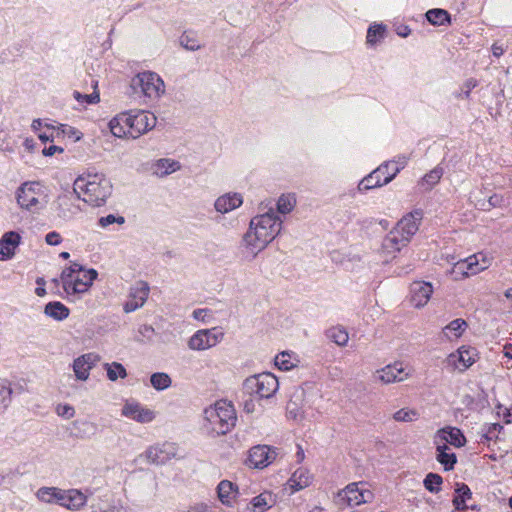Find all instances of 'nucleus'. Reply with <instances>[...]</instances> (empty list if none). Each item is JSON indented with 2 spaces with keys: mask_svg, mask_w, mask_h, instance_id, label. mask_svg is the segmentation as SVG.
Returning a JSON list of instances; mask_svg holds the SVG:
<instances>
[{
  "mask_svg": "<svg viewBox=\"0 0 512 512\" xmlns=\"http://www.w3.org/2000/svg\"><path fill=\"white\" fill-rule=\"evenodd\" d=\"M281 226L282 220L270 207L266 212L251 219L244 241L253 250H262L279 234Z\"/></svg>",
  "mask_w": 512,
  "mask_h": 512,
  "instance_id": "f257e3e1",
  "label": "nucleus"
},
{
  "mask_svg": "<svg viewBox=\"0 0 512 512\" xmlns=\"http://www.w3.org/2000/svg\"><path fill=\"white\" fill-rule=\"evenodd\" d=\"M204 419L212 434L226 435L236 426L237 413L231 401L220 399L204 410Z\"/></svg>",
  "mask_w": 512,
  "mask_h": 512,
  "instance_id": "f03ea898",
  "label": "nucleus"
},
{
  "mask_svg": "<svg viewBox=\"0 0 512 512\" xmlns=\"http://www.w3.org/2000/svg\"><path fill=\"white\" fill-rule=\"evenodd\" d=\"M95 279L96 270L86 269L77 262H72L60 275L62 287L68 296L87 292Z\"/></svg>",
  "mask_w": 512,
  "mask_h": 512,
  "instance_id": "7ed1b4c3",
  "label": "nucleus"
},
{
  "mask_svg": "<svg viewBox=\"0 0 512 512\" xmlns=\"http://www.w3.org/2000/svg\"><path fill=\"white\" fill-rule=\"evenodd\" d=\"M131 86L135 90H140L142 95L149 100L160 99L166 91V86L159 74L152 71H143L138 73L131 81Z\"/></svg>",
  "mask_w": 512,
  "mask_h": 512,
  "instance_id": "20e7f679",
  "label": "nucleus"
},
{
  "mask_svg": "<svg viewBox=\"0 0 512 512\" xmlns=\"http://www.w3.org/2000/svg\"><path fill=\"white\" fill-rule=\"evenodd\" d=\"M405 163L406 160L403 158L399 164L396 162H387L380 165L360 182L359 189H376L381 187L383 184L390 182L400 169L404 167Z\"/></svg>",
  "mask_w": 512,
  "mask_h": 512,
  "instance_id": "39448f33",
  "label": "nucleus"
},
{
  "mask_svg": "<svg viewBox=\"0 0 512 512\" xmlns=\"http://www.w3.org/2000/svg\"><path fill=\"white\" fill-rule=\"evenodd\" d=\"M245 386L251 394L263 399L270 398L276 393L279 388V382L275 375L270 372H264L247 378Z\"/></svg>",
  "mask_w": 512,
  "mask_h": 512,
  "instance_id": "423d86ee",
  "label": "nucleus"
},
{
  "mask_svg": "<svg viewBox=\"0 0 512 512\" xmlns=\"http://www.w3.org/2000/svg\"><path fill=\"white\" fill-rule=\"evenodd\" d=\"M338 497L340 504H346L347 506H358L371 502L374 494L368 488V484L366 482H353L339 491Z\"/></svg>",
  "mask_w": 512,
  "mask_h": 512,
  "instance_id": "0eeeda50",
  "label": "nucleus"
},
{
  "mask_svg": "<svg viewBox=\"0 0 512 512\" xmlns=\"http://www.w3.org/2000/svg\"><path fill=\"white\" fill-rule=\"evenodd\" d=\"M478 358L479 354L476 348L461 346L447 356L445 364L446 368L451 372H464L470 368Z\"/></svg>",
  "mask_w": 512,
  "mask_h": 512,
  "instance_id": "6e6552de",
  "label": "nucleus"
},
{
  "mask_svg": "<svg viewBox=\"0 0 512 512\" xmlns=\"http://www.w3.org/2000/svg\"><path fill=\"white\" fill-rule=\"evenodd\" d=\"M130 118V137L137 139L152 130L157 123L156 116L149 111L141 109L128 110Z\"/></svg>",
  "mask_w": 512,
  "mask_h": 512,
  "instance_id": "1a4fd4ad",
  "label": "nucleus"
},
{
  "mask_svg": "<svg viewBox=\"0 0 512 512\" xmlns=\"http://www.w3.org/2000/svg\"><path fill=\"white\" fill-rule=\"evenodd\" d=\"M223 338V333L217 328L201 329L196 331L188 341L191 350H207L216 346Z\"/></svg>",
  "mask_w": 512,
  "mask_h": 512,
  "instance_id": "9d476101",
  "label": "nucleus"
},
{
  "mask_svg": "<svg viewBox=\"0 0 512 512\" xmlns=\"http://www.w3.org/2000/svg\"><path fill=\"white\" fill-rule=\"evenodd\" d=\"M276 457V449L268 445H256L249 450L246 464L251 468L263 469L270 465Z\"/></svg>",
  "mask_w": 512,
  "mask_h": 512,
  "instance_id": "9b49d317",
  "label": "nucleus"
},
{
  "mask_svg": "<svg viewBox=\"0 0 512 512\" xmlns=\"http://www.w3.org/2000/svg\"><path fill=\"white\" fill-rule=\"evenodd\" d=\"M177 447L173 443L165 442L161 445L150 447L146 451L147 460L154 464H164L175 458L177 455Z\"/></svg>",
  "mask_w": 512,
  "mask_h": 512,
  "instance_id": "f8f14e48",
  "label": "nucleus"
},
{
  "mask_svg": "<svg viewBox=\"0 0 512 512\" xmlns=\"http://www.w3.org/2000/svg\"><path fill=\"white\" fill-rule=\"evenodd\" d=\"M433 294V286L426 281H415L410 285V302L416 308L424 307Z\"/></svg>",
  "mask_w": 512,
  "mask_h": 512,
  "instance_id": "ddd939ff",
  "label": "nucleus"
},
{
  "mask_svg": "<svg viewBox=\"0 0 512 512\" xmlns=\"http://www.w3.org/2000/svg\"><path fill=\"white\" fill-rule=\"evenodd\" d=\"M149 285L147 282L139 281L130 289L129 298L124 305L125 312H133L142 307L149 295Z\"/></svg>",
  "mask_w": 512,
  "mask_h": 512,
  "instance_id": "4468645a",
  "label": "nucleus"
},
{
  "mask_svg": "<svg viewBox=\"0 0 512 512\" xmlns=\"http://www.w3.org/2000/svg\"><path fill=\"white\" fill-rule=\"evenodd\" d=\"M422 217V211L415 210L403 216L397 223L395 228L404 236V241H410L411 237L418 231Z\"/></svg>",
  "mask_w": 512,
  "mask_h": 512,
  "instance_id": "2eb2a0df",
  "label": "nucleus"
},
{
  "mask_svg": "<svg viewBox=\"0 0 512 512\" xmlns=\"http://www.w3.org/2000/svg\"><path fill=\"white\" fill-rule=\"evenodd\" d=\"M107 128L114 137L131 139L128 111L121 112L110 119Z\"/></svg>",
  "mask_w": 512,
  "mask_h": 512,
  "instance_id": "dca6fc26",
  "label": "nucleus"
},
{
  "mask_svg": "<svg viewBox=\"0 0 512 512\" xmlns=\"http://www.w3.org/2000/svg\"><path fill=\"white\" fill-rule=\"evenodd\" d=\"M377 377L383 384H390L405 380L408 377V373L403 368L402 363L395 362L377 370Z\"/></svg>",
  "mask_w": 512,
  "mask_h": 512,
  "instance_id": "f3484780",
  "label": "nucleus"
},
{
  "mask_svg": "<svg viewBox=\"0 0 512 512\" xmlns=\"http://www.w3.org/2000/svg\"><path fill=\"white\" fill-rule=\"evenodd\" d=\"M122 414L140 423H148L155 418L154 411L136 402L126 403L123 406Z\"/></svg>",
  "mask_w": 512,
  "mask_h": 512,
  "instance_id": "a211bd4d",
  "label": "nucleus"
},
{
  "mask_svg": "<svg viewBox=\"0 0 512 512\" xmlns=\"http://www.w3.org/2000/svg\"><path fill=\"white\" fill-rule=\"evenodd\" d=\"M181 163L172 158H160L150 163V171L157 177H166L181 169Z\"/></svg>",
  "mask_w": 512,
  "mask_h": 512,
  "instance_id": "6ab92c4d",
  "label": "nucleus"
},
{
  "mask_svg": "<svg viewBox=\"0 0 512 512\" xmlns=\"http://www.w3.org/2000/svg\"><path fill=\"white\" fill-rule=\"evenodd\" d=\"M85 502L86 496L76 489H61L58 497V504L70 510H78L85 504Z\"/></svg>",
  "mask_w": 512,
  "mask_h": 512,
  "instance_id": "aec40b11",
  "label": "nucleus"
},
{
  "mask_svg": "<svg viewBox=\"0 0 512 512\" xmlns=\"http://www.w3.org/2000/svg\"><path fill=\"white\" fill-rule=\"evenodd\" d=\"M469 276L476 275L491 265L492 258L485 252H478L464 259Z\"/></svg>",
  "mask_w": 512,
  "mask_h": 512,
  "instance_id": "412c9836",
  "label": "nucleus"
},
{
  "mask_svg": "<svg viewBox=\"0 0 512 512\" xmlns=\"http://www.w3.org/2000/svg\"><path fill=\"white\" fill-rule=\"evenodd\" d=\"M20 242L21 236L17 232H6L0 239V260L11 259Z\"/></svg>",
  "mask_w": 512,
  "mask_h": 512,
  "instance_id": "4be33fe9",
  "label": "nucleus"
},
{
  "mask_svg": "<svg viewBox=\"0 0 512 512\" xmlns=\"http://www.w3.org/2000/svg\"><path fill=\"white\" fill-rule=\"evenodd\" d=\"M436 439H439L440 443H448L457 448L462 447L466 443V438L459 428L456 427H445L437 432Z\"/></svg>",
  "mask_w": 512,
  "mask_h": 512,
  "instance_id": "5701e85b",
  "label": "nucleus"
},
{
  "mask_svg": "<svg viewBox=\"0 0 512 512\" xmlns=\"http://www.w3.org/2000/svg\"><path fill=\"white\" fill-rule=\"evenodd\" d=\"M96 356L92 353L82 355L75 359L73 363V370L75 375L80 380H86L89 376V372L94 366Z\"/></svg>",
  "mask_w": 512,
  "mask_h": 512,
  "instance_id": "b1692460",
  "label": "nucleus"
},
{
  "mask_svg": "<svg viewBox=\"0 0 512 512\" xmlns=\"http://www.w3.org/2000/svg\"><path fill=\"white\" fill-rule=\"evenodd\" d=\"M243 203L241 194H222L215 201V209L222 213H228Z\"/></svg>",
  "mask_w": 512,
  "mask_h": 512,
  "instance_id": "393cba45",
  "label": "nucleus"
},
{
  "mask_svg": "<svg viewBox=\"0 0 512 512\" xmlns=\"http://www.w3.org/2000/svg\"><path fill=\"white\" fill-rule=\"evenodd\" d=\"M312 476L305 468H298L289 478L287 485L292 492H296L308 487L311 483Z\"/></svg>",
  "mask_w": 512,
  "mask_h": 512,
  "instance_id": "a878e982",
  "label": "nucleus"
},
{
  "mask_svg": "<svg viewBox=\"0 0 512 512\" xmlns=\"http://www.w3.org/2000/svg\"><path fill=\"white\" fill-rule=\"evenodd\" d=\"M17 203L22 209L37 213L44 208L47 201L44 198L41 200L36 198L34 194H17Z\"/></svg>",
  "mask_w": 512,
  "mask_h": 512,
  "instance_id": "bb28decb",
  "label": "nucleus"
},
{
  "mask_svg": "<svg viewBox=\"0 0 512 512\" xmlns=\"http://www.w3.org/2000/svg\"><path fill=\"white\" fill-rule=\"evenodd\" d=\"M436 459L437 461L443 465L445 471H450L454 468V465L457 462V458L455 453H449V447L445 443H440L438 440H436Z\"/></svg>",
  "mask_w": 512,
  "mask_h": 512,
  "instance_id": "cd10ccee",
  "label": "nucleus"
},
{
  "mask_svg": "<svg viewBox=\"0 0 512 512\" xmlns=\"http://www.w3.org/2000/svg\"><path fill=\"white\" fill-rule=\"evenodd\" d=\"M409 241H404V236L394 228L383 240V248L388 253L398 252Z\"/></svg>",
  "mask_w": 512,
  "mask_h": 512,
  "instance_id": "c85d7f7f",
  "label": "nucleus"
},
{
  "mask_svg": "<svg viewBox=\"0 0 512 512\" xmlns=\"http://www.w3.org/2000/svg\"><path fill=\"white\" fill-rule=\"evenodd\" d=\"M219 500L225 505H231L238 493L237 487L228 480L221 481L217 486Z\"/></svg>",
  "mask_w": 512,
  "mask_h": 512,
  "instance_id": "c756f323",
  "label": "nucleus"
},
{
  "mask_svg": "<svg viewBox=\"0 0 512 512\" xmlns=\"http://www.w3.org/2000/svg\"><path fill=\"white\" fill-rule=\"evenodd\" d=\"M47 316L62 321L69 316V308L59 301L49 302L44 309Z\"/></svg>",
  "mask_w": 512,
  "mask_h": 512,
  "instance_id": "7c9ffc66",
  "label": "nucleus"
},
{
  "mask_svg": "<svg viewBox=\"0 0 512 512\" xmlns=\"http://www.w3.org/2000/svg\"><path fill=\"white\" fill-rule=\"evenodd\" d=\"M274 501L270 492H264L254 497L250 502L251 512H265L272 507Z\"/></svg>",
  "mask_w": 512,
  "mask_h": 512,
  "instance_id": "2f4dec72",
  "label": "nucleus"
},
{
  "mask_svg": "<svg viewBox=\"0 0 512 512\" xmlns=\"http://www.w3.org/2000/svg\"><path fill=\"white\" fill-rule=\"evenodd\" d=\"M456 493L457 496L453 499L455 509L458 511L465 510L467 508L466 500L472 497L470 488L465 483L457 484Z\"/></svg>",
  "mask_w": 512,
  "mask_h": 512,
  "instance_id": "473e14b6",
  "label": "nucleus"
},
{
  "mask_svg": "<svg viewBox=\"0 0 512 512\" xmlns=\"http://www.w3.org/2000/svg\"><path fill=\"white\" fill-rule=\"evenodd\" d=\"M298 359L289 352H281L275 357V365L283 371H288L297 365Z\"/></svg>",
  "mask_w": 512,
  "mask_h": 512,
  "instance_id": "72a5a7b5",
  "label": "nucleus"
},
{
  "mask_svg": "<svg viewBox=\"0 0 512 512\" xmlns=\"http://www.w3.org/2000/svg\"><path fill=\"white\" fill-rule=\"evenodd\" d=\"M467 327V323L465 320L458 318L451 321L445 328L443 329L445 335L449 338H459Z\"/></svg>",
  "mask_w": 512,
  "mask_h": 512,
  "instance_id": "f704fd0d",
  "label": "nucleus"
},
{
  "mask_svg": "<svg viewBox=\"0 0 512 512\" xmlns=\"http://www.w3.org/2000/svg\"><path fill=\"white\" fill-rule=\"evenodd\" d=\"M426 18L432 25L441 26L450 23L449 13L444 9H431L427 11Z\"/></svg>",
  "mask_w": 512,
  "mask_h": 512,
  "instance_id": "c9c22d12",
  "label": "nucleus"
},
{
  "mask_svg": "<svg viewBox=\"0 0 512 512\" xmlns=\"http://www.w3.org/2000/svg\"><path fill=\"white\" fill-rule=\"evenodd\" d=\"M12 387L8 380L0 382V412L6 410L12 401Z\"/></svg>",
  "mask_w": 512,
  "mask_h": 512,
  "instance_id": "e433bc0d",
  "label": "nucleus"
},
{
  "mask_svg": "<svg viewBox=\"0 0 512 512\" xmlns=\"http://www.w3.org/2000/svg\"><path fill=\"white\" fill-rule=\"evenodd\" d=\"M327 336L338 346H345L349 340L348 332L341 326L330 328L327 331Z\"/></svg>",
  "mask_w": 512,
  "mask_h": 512,
  "instance_id": "4c0bfd02",
  "label": "nucleus"
},
{
  "mask_svg": "<svg viewBox=\"0 0 512 512\" xmlns=\"http://www.w3.org/2000/svg\"><path fill=\"white\" fill-rule=\"evenodd\" d=\"M61 489L56 487H42L37 491V497L42 502L57 503Z\"/></svg>",
  "mask_w": 512,
  "mask_h": 512,
  "instance_id": "58836bf2",
  "label": "nucleus"
},
{
  "mask_svg": "<svg viewBox=\"0 0 512 512\" xmlns=\"http://www.w3.org/2000/svg\"><path fill=\"white\" fill-rule=\"evenodd\" d=\"M296 205L294 194H281L277 200V211L281 214L290 213Z\"/></svg>",
  "mask_w": 512,
  "mask_h": 512,
  "instance_id": "ea45409f",
  "label": "nucleus"
},
{
  "mask_svg": "<svg viewBox=\"0 0 512 512\" xmlns=\"http://www.w3.org/2000/svg\"><path fill=\"white\" fill-rule=\"evenodd\" d=\"M442 169L435 168L431 170L429 173H427L422 181H421V188L424 190H430L433 189V187L440 181L442 177Z\"/></svg>",
  "mask_w": 512,
  "mask_h": 512,
  "instance_id": "a19ab883",
  "label": "nucleus"
},
{
  "mask_svg": "<svg viewBox=\"0 0 512 512\" xmlns=\"http://www.w3.org/2000/svg\"><path fill=\"white\" fill-rule=\"evenodd\" d=\"M385 26L381 24H373L367 31V44L374 45L384 38Z\"/></svg>",
  "mask_w": 512,
  "mask_h": 512,
  "instance_id": "79ce46f5",
  "label": "nucleus"
},
{
  "mask_svg": "<svg viewBox=\"0 0 512 512\" xmlns=\"http://www.w3.org/2000/svg\"><path fill=\"white\" fill-rule=\"evenodd\" d=\"M442 483V477L436 473H428L424 479L425 488L432 493H438L441 490Z\"/></svg>",
  "mask_w": 512,
  "mask_h": 512,
  "instance_id": "37998d69",
  "label": "nucleus"
},
{
  "mask_svg": "<svg viewBox=\"0 0 512 512\" xmlns=\"http://www.w3.org/2000/svg\"><path fill=\"white\" fill-rule=\"evenodd\" d=\"M107 371V377L111 381H115L118 378H125L127 373L124 366L120 363L113 362L112 364L104 365Z\"/></svg>",
  "mask_w": 512,
  "mask_h": 512,
  "instance_id": "c03bdc74",
  "label": "nucleus"
},
{
  "mask_svg": "<svg viewBox=\"0 0 512 512\" xmlns=\"http://www.w3.org/2000/svg\"><path fill=\"white\" fill-rule=\"evenodd\" d=\"M419 412L416 409L402 408L396 411L393 415V419L398 422H412L417 420Z\"/></svg>",
  "mask_w": 512,
  "mask_h": 512,
  "instance_id": "a18cd8bd",
  "label": "nucleus"
},
{
  "mask_svg": "<svg viewBox=\"0 0 512 512\" xmlns=\"http://www.w3.org/2000/svg\"><path fill=\"white\" fill-rule=\"evenodd\" d=\"M95 176H80L74 180L73 183V192H90L92 186L94 184Z\"/></svg>",
  "mask_w": 512,
  "mask_h": 512,
  "instance_id": "49530a36",
  "label": "nucleus"
},
{
  "mask_svg": "<svg viewBox=\"0 0 512 512\" xmlns=\"http://www.w3.org/2000/svg\"><path fill=\"white\" fill-rule=\"evenodd\" d=\"M150 381L151 385L156 390H164L171 385V378L169 377V375L161 372L152 374Z\"/></svg>",
  "mask_w": 512,
  "mask_h": 512,
  "instance_id": "de8ad7c7",
  "label": "nucleus"
},
{
  "mask_svg": "<svg viewBox=\"0 0 512 512\" xmlns=\"http://www.w3.org/2000/svg\"><path fill=\"white\" fill-rule=\"evenodd\" d=\"M451 277L455 281H460L465 278L470 277L468 274V271L466 270V264L464 259H461L454 263V265L451 267L449 271Z\"/></svg>",
  "mask_w": 512,
  "mask_h": 512,
  "instance_id": "09e8293b",
  "label": "nucleus"
},
{
  "mask_svg": "<svg viewBox=\"0 0 512 512\" xmlns=\"http://www.w3.org/2000/svg\"><path fill=\"white\" fill-rule=\"evenodd\" d=\"M79 199L80 194H59L57 197V204L59 209L63 212L71 211L70 204Z\"/></svg>",
  "mask_w": 512,
  "mask_h": 512,
  "instance_id": "8fccbe9b",
  "label": "nucleus"
},
{
  "mask_svg": "<svg viewBox=\"0 0 512 512\" xmlns=\"http://www.w3.org/2000/svg\"><path fill=\"white\" fill-rule=\"evenodd\" d=\"M180 44L182 47L190 51H196L201 48L199 41L195 37H192L188 34L182 35Z\"/></svg>",
  "mask_w": 512,
  "mask_h": 512,
  "instance_id": "3c124183",
  "label": "nucleus"
},
{
  "mask_svg": "<svg viewBox=\"0 0 512 512\" xmlns=\"http://www.w3.org/2000/svg\"><path fill=\"white\" fill-rule=\"evenodd\" d=\"M125 222L124 217L122 216H114V215H108L106 217H101L98 220V224L101 227H107L110 224L117 223V224H123Z\"/></svg>",
  "mask_w": 512,
  "mask_h": 512,
  "instance_id": "603ef678",
  "label": "nucleus"
},
{
  "mask_svg": "<svg viewBox=\"0 0 512 512\" xmlns=\"http://www.w3.org/2000/svg\"><path fill=\"white\" fill-rule=\"evenodd\" d=\"M43 188L42 184L38 181H27L21 184L18 192H35Z\"/></svg>",
  "mask_w": 512,
  "mask_h": 512,
  "instance_id": "864d4df0",
  "label": "nucleus"
},
{
  "mask_svg": "<svg viewBox=\"0 0 512 512\" xmlns=\"http://www.w3.org/2000/svg\"><path fill=\"white\" fill-rule=\"evenodd\" d=\"M56 412L59 416L65 418H71L74 416L75 410L72 406L59 404L56 408Z\"/></svg>",
  "mask_w": 512,
  "mask_h": 512,
  "instance_id": "5fc2aeb1",
  "label": "nucleus"
},
{
  "mask_svg": "<svg viewBox=\"0 0 512 512\" xmlns=\"http://www.w3.org/2000/svg\"><path fill=\"white\" fill-rule=\"evenodd\" d=\"M45 241L48 245L56 246L62 242V237L58 232L52 231L46 235Z\"/></svg>",
  "mask_w": 512,
  "mask_h": 512,
  "instance_id": "6e6d98bb",
  "label": "nucleus"
},
{
  "mask_svg": "<svg viewBox=\"0 0 512 512\" xmlns=\"http://www.w3.org/2000/svg\"><path fill=\"white\" fill-rule=\"evenodd\" d=\"M502 426L498 423L490 424L486 430L485 438L487 440L493 439V437H496V434L502 430Z\"/></svg>",
  "mask_w": 512,
  "mask_h": 512,
  "instance_id": "4d7b16f0",
  "label": "nucleus"
},
{
  "mask_svg": "<svg viewBox=\"0 0 512 512\" xmlns=\"http://www.w3.org/2000/svg\"><path fill=\"white\" fill-rule=\"evenodd\" d=\"M93 94L94 93L89 94V95H82L80 92L75 91L73 95H74V98L80 103L92 104V103H94V100H95V97Z\"/></svg>",
  "mask_w": 512,
  "mask_h": 512,
  "instance_id": "13d9d810",
  "label": "nucleus"
},
{
  "mask_svg": "<svg viewBox=\"0 0 512 512\" xmlns=\"http://www.w3.org/2000/svg\"><path fill=\"white\" fill-rule=\"evenodd\" d=\"M64 150L62 147L51 145L47 148H44L42 154L46 157L53 156L55 153H62Z\"/></svg>",
  "mask_w": 512,
  "mask_h": 512,
  "instance_id": "bf43d9fd",
  "label": "nucleus"
},
{
  "mask_svg": "<svg viewBox=\"0 0 512 512\" xmlns=\"http://www.w3.org/2000/svg\"><path fill=\"white\" fill-rule=\"evenodd\" d=\"M497 198H498V194L491 195L489 197L487 203L483 202L481 204L480 209H482V210H489L491 207H495L496 206Z\"/></svg>",
  "mask_w": 512,
  "mask_h": 512,
  "instance_id": "052dcab7",
  "label": "nucleus"
},
{
  "mask_svg": "<svg viewBox=\"0 0 512 512\" xmlns=\"http://www.w3.org/2000/svg\"><path fill=\"white\" fill-rule=\"evenodd\" d=\"M208 312V309H196L193 311V317L196 320L204 321Z\"/></svg>",
  "mask_w": 512,
  "mask_h": 512,
  "instance_id": "680f3d73",
  "label": "nucleus"
},
{
  "mask_svg": "<svg viewBox=\"0 0 512 512\" xmlns=\"http://www.w3.org/2000/svg\"><path fill=\"white\" fill-rule=\"evenodd\" d=\"M38 138L43 142V143H46L48 141H53L54 137H53V134L52 133H47V132H39L38 133Z\"/></svg>",
  "mask_w": 512,
  "mask_h": 512,
  "instance_id": "e2e57ef3",
  "label": "nucleus"
},
{
  "mask_svg": "<svg viewBox=\"0 0 512 512\" xmlns=\"http://www.w3.org/2000/svg\"><path fill=\"white\" fill-rule=\"evenodd\" d=\"M503 354L506 358L512 359V344L506 343L503 347Z\"/></svg>",
  "mask_w": 512,
  "mask_h": 512,
  "instance_id": "0e129e2a",
  "label": "nucleus"
},
{
  "mask_svg": "<svg viewBox=\"0 0 512 512\" xmlns=\"http://www.w3.org/2000/svg\"><path fill=\"white\" fill-rule=\"evenodd\" d=\"M42 121L41 119H34L32 124H31V128L34 132H41V128H42Z\"/></svg>",
  "mask_w": 512,
  "mask_h": 512,
  "instance_id": "69168bd1",
  "label": "nucleus"
},
{
  "mask_svg": "<svg viewBox=\"0 0 512 512\" xmlns=\"http://www.w3.org/2000/svg\"><path fill=\"white\" fill-rule=\"evenodd\" d=\"M34 145H35V143H34V140H33V139H31V138H27V139H25V141H24V147H25L28 151H32V150H33V148H34Z\"/></svg>",
  "mask_w": 512,
  "mask_h": 512,
  "instance_id": "338daca9",
  "label": "nucleus"
},
{
  "mask_svg": "<svg viewBox=\"0 0 512 512\" xmlns=\"http://www.w3.org/2000/svg\"><path fill=\"white\" fill-rule=\"evenodd\" d=\"M492 52H493L494 56L500 57L503 54V48L501 46H498V45H493L492 46Z\"/></svg>",
  "mask_w": 512,
  "mask_h": 512,
  "instance_id": "774afa93",
  "label": "nucleus"
}]
</instances>
